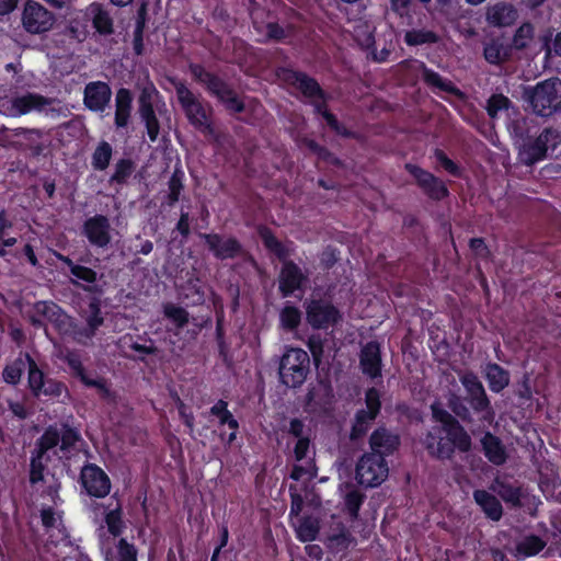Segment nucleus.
Masks as SVG:
<instances>
[{"label": "nucleus", "instance_id": "1", "mask_svg": "<svg viewBox=\"0 0 561 561\" xmlns=\"http://www.w3.org/2000/svg\"><path fill=\"white\" fill-rule=\"evenodd\" d=\"M434 417L442 426L434 427L425 438V446L430 455L436 458H450L455 448L468 451L471 438L465 428L448 412L433 407Z\"/></svg>", "mask_w": 561, "mask_h": 561}, {"label": "nucleus", "instance_id": "2", "mask_svg": "<svg viewBox=\"0 0 561 561\" xmlns=\"http://www.w3.org/2000/svg\"><path fill=\"white\" fill-rule=\"evenodd\" d=\"M7 113L12 117H19L31 112L44 114L49 118L67 116V107L56 99H48L36 93H26L12 98L5 106Z\"/></svg>", "mask_w": 561, "mask_h": 561}, {"label": "nucleus", "instance_id": "3", "mask_svg": "<svg viewBox=\"0 0 561 561\" xmlns=\"http://www.w3.org/2000/svg\"><path fill=\"white\" fill-rule=\"evenodd\" d=\"M531 110L540 116H550L561 110V80L550 79L539 82L526 92Z\"/></svg>", "mask_w": 561, "mask_h": 561}, {"label": "nucleus", "instance_id": "4", "mask_svg": "<svg viewBox=\"0 0 561 561\" xmlns=\"http://www.w3.org/2000/svg\"><path fill=\"white\" fill-rule=\"evenodd\" d=\"M138 105V112L141 121L145 123L149 139L156 141L160 131L157 113H163L165 103L161 100L158 90L152 83H148L141 89Z\"/></svg>", "mask_w": 561, "mask_h": 561}, {"label": "nucleus", "instance_id": "5", "mask_svg": "<svg viewBox=\"0 0 561 561\" xmlns=\"http://www.w3.org/2000/svg\"><path fill=\"white\" fill-rule=\"evenodd\" d=\"M309 356L301 348H289L282 357L279 364V378L288 387L300 386L308 373Z\"/></svg>", "mask_w": 561, "mask_h": 561}, {"label": "nucleus", "instance_id": "6", "mask_svg": "<svg viewBox=\"0 0 561 561\" xmlns=\"http://www.w3.org/2000/svg\"><path fill=\"white\" fill-rule=\"evenodd\" d=\"M459 380L467 392V400L473 411L481 414V420L492 423L495 412L478 376L471 371H466L459 376Z\"/></svg>", "mask_w": 561, "mask_h": 561}, {"label": "nucleus", "instance_id": "7", "mask_svg": "<svg viewBox=\"0 0 561 561\" xmlns=\"http://www.w3.org/2000/svg\"><path fill=\"white\" fill-rule=\"evenodd\" d=\"M178 100L188 122L201 130H209V115L199 98L196 96L183 82H174Z\"/></svg>", "mask_w": 561, "mask_h": 561}, {"label": "nucleus", "instance_id": "8", "mask_svg": "<svg viewBox=\"0 0 561 561\" xmlns=\"http://www.w3.org/2000/svg\"><path fill=\"white\" fill-rule=\"evenodd\" d=\"M389 468L380 455L365 454L356 466V480L360 485L375 488L388 477Z\"/></svg>", "mask_w": 561, "mask_h": 561}, {"label": "nucleus", "instance_id": "9", "mask_svg": "<svg viewBox=\"0 0 561 561\" xmlns=\"http://www.w3.org/2000/svg\"><path fill=\"white\" fill-rule=\"evenodd\" d=\"M21 22L30 34L49 32L56 22L55 14L35 0H26L21 13Z\"/></svg>", "mask_w": 561, "mask_h": 561}, {"label": "nucleus", "instance_id": "10", "mask_svg": "<svg viewBox=\"0 0 561 561\" xmlns=\"http://www.w3.org/2000/svg\"><path fill=\"white\" fill-rule=\"evenodd\" d=\"M194 77L206 87L208 92L216 96L229 111L241 112L243 110L242 102L236 93L220 79L204 71L201 67H192Z\"/></svg>", "mask_w": 561, "mask_h": 561}, {"label": "nucleus", "instance_id": "11", "mask_svg": "<svg viewBox=\"0 0 561 561\" xmlns=\"http://www.w3.org/2000/svg\"><path fill=\"white\" fill-rule=\"evenodd\" d=\"M561 144V134L554 129H545L537 138L524 142L519 154L524 163L530 165L542 160L548 150H554Z\"/></svg>", "mask_w": 561, "mask_h": 561}, {"label": "nucleus", "instance_id": "12", "mask_svg": "<svg viewBox=\"0 0 561 561\" xmlns=\"http://www.w3.org/2000/svg\"><path fill=\"white\" fill-rule=\"evenodd\" d=\"M297 89H299L304 95L312 99V103L317 112L321 113L328 125L337 134L347 136L348 133L346 129L339 124L334 115L329 113L323 107V98L322 92L319 88V84L311 78L307 77L304 73H294V82Z\"/></svg>", "mask_w": 561, "mask_h": 561}, {"label": "nucleus", "instance_id": "13", "mask_svg": "<svg viewBox=\"0 0 561 561\" xmlns=\"http://www.w3.org/2000/svg\"><path fill=\"white\" fill-rule=\"evenodd\" d=\"M306 319L313 329H328L339 322L340 311L328 300L311 299L306 301Z\"/></svg>", "mask_w": 561, "mask_h": 561}, {"label": "nucleus", "instance_id": "14", "mask_svg": "<svg viewBox=\"0 0 561 561\" xmlns=\"http://www.w3.org/2000/svg\"><path fill=\"white\" fill-rule=\"evenodd\" d=\"M34 311L37 316L49 321L59 333L69 335L75 340L77 323L56 304L51 301H38L34 306Z\"/></svg>", "mask_w": 561, "mask_h": 561}, {"label": "nucleus", "instance_id": "15", "mask_svg": "<svg viewBox=\"0 0 561 561\" xmlns=\"http://www.w3.org/2000/svg\"><path fill=\"white\" fill-rule=\"evenodd\" d=\"M309 447L308 438H299L295 445L294 455L297 463L290 474L294 480H311L317 476V468L310 457Z\"/></svg>", "mask_w": 561, "mask_h": 561}, {"label": "nucleus", "instance_id": "16", "mask_svg": "<svg viewBox=\"0 0 561 561\" xmlns=\"http://www.w3.org/2000/svg\"><path fill=\"white\" fill-rule=\"evenodd\" d=\"M111 224L103 215H95L85 220L83 233L92 245L105 248L111 242Z\"/></svg>", "mask_w": 561, "mask_h": 561}, {"label": "nucleus", "instance_id": "17", "mask_svg": "<svg viewBox=\"0 0 561 561\" xmlns=\"http://www.w3.org/2000/svg\"><path fill=\"white\" fill-rule=\"evenodd\" d=\"M81 480L87 492L95 497H104L111 490L106 473L94 465L85 466L81 472Z\"/></svg>", "mask_w": 561, "mask_h": 561}, {"label": "nucleus", "instance_id": "18", "mask_svg": "<svg viewBox=\"0 0 561 561\" xmlns=\"http://www.w3.org/2000/svg\"><path fill=\"white\" fill-rule=\"evenodd\" d=\"M380 409L379 393L376 389L371 388L366 392V410L359 411L356 414L355 423L352 430V438H358L368 428V424L378 414Z\"/></svg>", "mask_w": 561, "mask_h": 561}, {"label": "nucleus", "instance_id": "19", "mask_svg": "<svg viewBox=\"0 0 561 561\" xmlns=\"http://www.w3.org/2000/svg\"><path fill=\"white\" fill-rule=\"evenodd\" d=\"M405 168L415 178L423 191L432 198L440 199L447 195L445 184L430 172L414 164H407Z\"/></svg>", "mask_w": 561, "mask_h": 561}, {"label": "nucleus", "instance_id": "20", "mask_svg": "<svg viewBox=\"0 0 561 561\" xmlns=\"http://www.w3.org/2000/svg\"><path fill=\"white\" fill-rule=\"evenodd\" d=\"M28 362V385L35 396H59L62 386L53 381H45L44 374L38 369L36 363L26 356Z\"/></svg>", "mask_w": 561, "mask_h": 561}, {"label": "nucleus", "instance_id": "21", "mask_svg": "<svg viewBox=\"0 0 561 561\" xmlns=\"http://www.w3.org/2000/svg\"><path fill=\"white\" fill-rule=\"evenodd\" d=\"M111 96V88L105 82L95 81L85 85L84 104L91 111H103L108 104Z\"/></svg>", "mask_w": 561, "mask_h": 561}, {"label": "nucleus", "instance_id": "22", "mask_svg": "<svg viewBox=\"0 0 561 561\" xmlns=\"http://www.w3.org/2000/svg\"><path fill=\"white\" fill-rule=\"evenodd\" d=\"M209 250L218 259H230L236 256L241 247L237 240L232 238H222L218 234H203Z\"/></svg>", "mask_w": 561, "mask_h": 561}, {"label": "nucleus", "instance_id": "23", "mask_svg": "<svg viewBox=\"0 0 561 561\" xmlns=\"http://www.w3.org/2000/svg\"><path fill=\"white\" fill-rule=\"evenodd\" d=\"M371 454L385 456L392 454L399 446V437L386 428L376 430L369 439Z\"/></svg>", "mask_w": 561, "mask_h": 561}, {"label": "nucleus", "instance_id": "24", "mask_svg": "<svg viewBox=\"0 0 561 561\" xmlns=\"http://www.w3.org/2000/svg\"><path fill=\"white\" fill-rule=\"evenodd\" d=\"M85 322V327H79L77 324L75 341L80 344H87V342L95 335L96 330L103 324L101 309L96 302L90 304Z\"/></svg>", "mask_w": 561, "mask_h": 561}, {"label": "nucleus", "instance_id": "25", "mask_svg": "<svg viewBox=\"0 0 561 561\" xmlns=\"http://www.w3.org/2000/svg\"><path fill=\"white\" fill-rule=\"evenodd\" d=\"M517 18V10L511 3L499 2L486 10V21L493 26H510Z\"/></svg>", "mask_w": 561, "mask_h": 561}, {"label": "nucleus", "instance_id": "26", "mask_svg": "<svg viewBox=\"0 0 561 561\" xmlns=\"http://www.w3.org/2000/svg\"><path fill=\"white\" fill-rule=\"evenodd\" d=\"M305 279L306 276L297 265L286 262L279 275V289L284 296H289L301 287Z\"/></svg>", "mask_w": 561, "mask_h": 561}, {"label": "nucleus", "instance_id": "27", "mask_svg": "<svg viewBox=\"0 0 561 561\" xmlns=\"http://www.w3.org/2000/svg\"><path fill=\"white\" fill-rule=\"evenodd\" d=\"M360 366L363 373L371 378L380 375L381 358L378 343L369 342L363 347L360 354Z\"/></svg>", "mask_w": 561, "mask_h": 561}, {"label": "nucleus", "instance_id": "28", "mask_svg": "<svg viewBox=\"0 0 561 561\" xmlns=\"http://www.w3.org/2000/svg\"><path fill=\"white\" fill-rule=\"evenodd\" d=\"M133 95L128 89H119L115 98V125L125 127L128 124L131 112Z\"/></svg>", "mask_w": 561, "mask_h": 561}, {"label": "nucleus", "instance_id": "29", "mask_svg": "<svg viewBox=\"0 0 561 561\" xmlns=\"http://www.w3.org/2000/svg\"><path fill=\"white\" fill-rule=\"evenodd\" d=\"M484 376L491 391L501 392L510 383V374L497 364H488L484 367Z\"/></svg>", "mask_w": 561, "mask_h": 561}, {"label": "nucleus", "instance_id": "30", "mask_svg": "<svg viewBox=\"0 0 561 561\" xmlns=\"http://www.w3.org/2000/svg\"><path fill=\"white\" fill-rule=\"evenodd\" d=\"M485 457L494 465H502L506 460L505 448L502 445L501 440L492 435L491 433H486L481 440Z\"/></svg>", "mask_w": 561, "mask_h": 561}, {"label": "nucleus", "instance_id": "31", "mask_svg": "<svg viewBox=\"0 0 561 561\" xmlns=\"http://www.w3.org/2000/svg\"><path fill=\"white\" fill-rule=\"evenodd\" d=\"M474 501L483 510L488 517L499 520L502 516V505L491 493L484 490H477L473 493Z\"/></svg>", "mask_w": 561, "mask_h": 561}, {"label": "nucleus", "instance_id": "32", "mask_svg": "<svg viewBox=\"0 0 561 561\" xmlns=\"http://www.w3.org/2000/svg\"><path fill=\"white\" fill-rule=\"evenodd\" d=\"M546 547V542L538 536H526L517 541L513 554L517 559H525L538 554Z\"/></svg>", "mask_w": 561, "mask_h": 561}, {"label": "nucleus", "instance_id": "33", "mask_svg": "<svg viewBox=\"0 0 561 561\" xmlns=\"http://www.w3.org/2000/svg\"><path fill=\"white\" fill-rule=\"evenodd\" d=\"M419 68L422 69V76L424 81L439 91L461 95L460 91L453 84L451 81L444 79L437 72L427 69L422 62H419Z\"/></svg>", "mask_w": 561, "mask_h": 561}, {"label": "nucleus", "instance_id": "34", "mask_svg": "<svg viewBox=\"0 0 561 561\" xmlns=\"http://www.w3.org/2000/svg\"><path fill=\"white\" fill-rule=\"evenodd\" d=\"M510 47L501 39H492L484 46V57L490 64L499 65L510 57Z\"/></svg>", "mask_w": 561, "mask_h": 561}, {"label": "nucleus", "instance_id": "35", "mask_svg": "<svg viewBox=\"0 0 561 561\" xmlns=\"http://www.w3.org/2000/svg\"><path fill=\"white\" fill-rule=\"evenodd\" d=\"M87 14L92 18L93 25L100 33L106 34L112 32V20L100 4H90L87 9Z\"/></svg>", "mask_w": 561, "mask_h": 561}, {"label": "nucleus", "instance_id": "36", "mask_svg": "<svg viewBox=\"0 0 561 561\" xmlns=\"http://www.w3.org/2000/svg\"><path fill=\"white\" fill-rule=\"evenodd\" d=\"M297 538L302 541H312L319 534V522L316 518L306 517L295 524Z\"/></svg>", "mask_w": 561, "mask_h": 561}, {"label": "nucleus", "instance_id": "37", "mask_svg": "<svg viewBox=\"0 0 561 561\" xmlns=\"http://www.w3.org/2000/svg\"><path fill=\"white\" fill-rule=\"evenodd\" d=\"M438 39L439 37L435 32L426 28L411 30L404 35V41L409 46L434 44Z\"/></svg>", "mask_w": 561, "mask_h": 561}, {"label": "nucleus", "instance_id": "38", "mask_svg": "<svg viewBox=\"0 0 561 561\" xmlns=\"http://www.w3.org/2000/svg\"><path fill=\"white\" fill-rule=\"evenodd\" d=\"M60 443V433L58 428L49 427L37 443L36 454L39 458L48 459V451L54 449Z\"/></svg>", "mask_w": 561, "mask_h": 561}, {"label": "nucleus", "instance_id": "39", "mask_svg": "<svg viewBox=\"0 0 561 561\" xmlns=\"http://www.w3.org/2000/svg\"><path fill=\"white\" fill-rule=\"evenodd\" d=\"M259 233L264 245L275 253L280 260H285L290 254L289 249L280 244L268 229L260 228Z\"/></svg>", "mask_w": 561, "mask_h": 561}, {"label": "nucleus", "instance_id": "40", "mask_svg": "<svg viewBox=\"0 0 561 561\" xmlns=\"http://www.w3.org/2000/svg\"><path fill=\"white\" fill-rule=\"evenodd\" d=\"M364 501V495L352 485L345 488L344 504L352 518H356L359 507Z\"/></svg>", "mask_w": 561, "mask_h": 561}, {"label": "nucleus", "instance_id": "41", "mask_svg": "<svg viewBox=\"0 0 561 561\" xmlns=\"http://www.w3.org/2000/svg\"><path fill=\"white\" fill-rule=\"evenodd\" d=\"M279 320L284 329L294 330L301 321V312L298 308L287 305L282 309Z\"/></svg>", "mask_w": 561, "mask_h": 561}, {"label": "nucleus", "instance_id": "42", "mask_svg": "<svg viewBox=\"0 0 561 561\" xmlns=\"http://www.w3.org/2000/svg\"><path fill=\"white\" fill-rule=\"evenodd\" d=\"M210 413L219 419L220 424H228L230 428L236 431L238 422L227 409V402L219 400L210 409Z\"/></svg>", "mask_w": 561, "mask_h": 561}, {"label": "nucleus", "instance_id": "43", "mask_svg": "<svg viewBox=\"0 0 561 561\" xmlns=\"http://www.w3.org/2000/svg\"><path fill=\"white\" fill-rule=\"evenodd\" d=\"M112 157V147L107 142H101L92 157V164L98 170H104L107 168Z\"/></svg>", "mask_w": 561, "mask_h": 561}, {"label": "nucleus", "instance_id": "44", "mask_svg": "<svg viewBox=\"0 0 561 561\" xmlns=\"http://www.w3.org/2000/svg\"><path fill=\"white\" fill-rule=\"evenodd\" d=\"M354 37L363 47H370L374 43L373 27L366 22H359L354 27Z\"/></svg>", "mask_w": 561, "mask_h": 561}, {"label": "nucleus", "instance_id": "45", "mask_svg": "<svg viewBox=\"0 0 561 561\" xmlns=\"http://www.w3.org/2000/svg\"><path fill=\"white\" fill-rule=\"evenodd\" d=\"M534 37V27L530 24H523L515 33L513 45L517 49L527 47Z\"/></svg>", "mask_w": 561, "mask_h": 561}, {"label": "nucleus", "instance_id": "46", "mask_svg": "<svg viewBox=\"0 0 561 561\" xmlns=\"http://www.w3.org/2000/svg\"><path fill=\"white\" fill-rule=\"evenodd\" d=\"M46 533L48 535L47 543H46L48 547L49 546H54V547L69 546L70 541H69L68 534H67V530L64 525L58 526L53 529H49V530H46Z\"/></svg>", "mask_w": 561, "mask_h": 561}, {"label": "nucleus", "instance_id": "47", "mask_svg": "<svg viewBox=\"0 0 561 561\" xmlns=\"http://www.w3.org/2000/svg\"><path fill=\"white\" fill-rule=\"evenodd\" d=\"M511 102L506 96L502 94L492 95L488 101V114L494 118L501 111L507 110Z\"/></svg>", "mask_w": 561, "mask_h": 561}, {"label": "nucleus", "instance_id": "48", "mask_svg": "<svg viewBox=\"0 0 561 561\" xmlns=\"http://www.w3.org/2000/svg\"><path fill=\"white\" fill-rule=\"evenodd\" d=\"M352 543V537L346 530H342L337 535H332L328 538L329 548L341 551L346 549Z\"/></svg>", "mask_w": 561, "mask_h": 561}, {"label": "nucleus", "instance_id": "49", "mask_svg": "<svg viewBox=\"0 0 561 561\" xmlns=\"http://www.w3.org/2000/svg\"><path fill=\"white\" fill-rule=\"evenodd\" d=\"M131 172H133L131 161L123 159L116 163L115 171L111 178V181L122 183L131 174Z\"/></svg>", "mask_w": 561, "mask_h": 561}, {"label": "nucleus", "instance_id": "50", "mask_svg": "<svg viewBox=\"0 0 561 561\" xmlns=\"http://www.w3.org/2000/svg\"><path fill=\"white\" fill-rule=\"evenodd\" d=\"M256 30L266 38L280 39L284 36V30L275 23L259 24L254 22Z\"/></svg>", "mask_w": 561, "mask_h": 561}, {"label": "nucleus", "instance_id": "51", "mask_svg": "<svg viewBox=\"0 0 561 561\" xmlns=\"http://www.w3.org/2000/svg\"><path fill=\"white\" fill-rule=\"evenodd\" d=\"M23 371V362L16 360L13 364L7 366L3 370L4 381L15 385L19 382Z\"/></svg>", "mask_w": 561, "mask_h": 561}, {"label": "nucleus", "instance_id": "52", "mask_svg": "<svg viewBox=\"0 0 561 561\" xmlns=\"http://www.w3.org/2000/svg\"><path fill=\"white\" fill-rule=\"evenodd\" d=\"M118 561H137V550L135 546L121 539L117 545Z\"/></svg>", "mask_w": 561, "mask_h": 561}, {"label": "nucleus", "instance_id": "53", "mask_svg": "<svg viewBox=\"0 0 561 561\" xmlns=\"http://www.w3.org/2000/svg\"><path fill=\"white\" fill-rule=\"evenodd\" d=\"M42 523L46 530L64 525L61 516L51 508H44L41 513Z\"/></svg>", "mask_w": 561, "mask_h": 561}, {"label": "nucleus", "instance_id": "54", "mask_svg": "<svg viewBox=\"0 0 561 561\" xmlns=\"http://www.w3.org/2000/svg\"><path fill=\"white\" fill-rule=\"evenodd\" d=\"M105 522L111 534L117 536L123 528L122 516L118 508L112 510L106 514Z\"/></svg>", "mask_w": 561, "mask_h": 561}, {"label": "nucleus", "instance_id": "55", "mask_svg": "<svg viewBox=\"0 0 561 561\" xmlns=\"http://www.w3.org/2000/svg\"><path fill=\"white\" fill-rule=\"evenodd\" d=\"M164 313L168 318L173 320L179 327H183L187 322V312L180 307L173 305H167L164 307Z\"/></svg>", "mask_w": 561, "mask_h": 561}, {"label": "nucleus", "instance_id": "56", "mask_svg": "<svg viewBox=\"0 0 561 561\" xmlns=\"http://www.w3.org/2000/svg\"><path fill=\"white\" fill-rule=\"evenodd\" d=\"M71 274L79 280H82L88 284H94L98 279L96 273L85 266L77 265L72 267Z\"/></svg>", "mask_w": 561, "mask_h": 561}, {"label": "nucleus", "instance_id": "57", "mask_svg": "<svg viewBox=\"0 0 561 561\" xmlns=\"http://www.w3.org/2000/svg\"><path fill=\"white\" fill-rule=\"evenodd\" d=\"M44 458H39V456L36 454V456L32 457L31 460V473H30V480L31 482L37 483L39 481H43V471H44ZM47 460V458H45Z\"/></svg>", "mask_w": 561, "mask_h": 561}, {"label": "nucleus", "instance_id": "58", "mask_svg": "<svg viewBox=\"0 0 561 561\" xmlns=\"http://www.w3.org/2000/svg\"><path fill=\"white\" fill-rule=\"evenodd\" d=\"M175 404L179 410V414L183 420L184 424L187 426L190 434L194 432V416L191 412H187L186 405L180 399L178 394L174 396Z\"/></svg>", "mask_w": 561, "mask_h": 561}, {"label": "nucleus", "instance_id": "59", "mask_svg": "<svg viewBox=\"0 0 561 561\" xmlns=\"http://www.w3.org/2000/svg\"><path fill=\"white\" fill-rule=\"evenodd\" d=\"M290 499H291V505H290V516H298L302 510L304 504V497L297 492L296 488L290 486Z\"/></svg>", "mask_w": 561, "mask_h": 561}, {"label": "nucleus", "instance_id": "60", "mask_svg": "<svg viewBox=\"0 0 561 561\" xmlns=\"http://www.w3.org/2000/svg\"><path fill=\"white\" fill-rule=\"evenodd\" d=\"M65 360L67 362L72 373L77 377L84 371L81 359L78 354L73 352H68L65 356Z\"/></svg>", "mask_w": 561, "mask_h": 561}, {"label": "nucleus", "instance_id": "61", "mask_svg": "<svg viewBox=\"0 0 561 561\" xmlns=\"http://www.w3.org/2000/svg\"><path fill=\"white\" fill-rule=\"evenodd\" d=\"M59 433H60V442H61V448L62 449H65L68 446L72 445L77 440V438H78L77 433L73 430H71V428L61 427L59 430Z\"/></svg>", "mask_w": 561, "mask_h": 561}, {"label": "nucleus", "instance_id": "62", "mask_svg": "<svg viewBox=\"0 0 561 561\" xmlns=\"http://www.w3.org/2000/svg\"><path fill=\"white\" fill-rule=\"evenodd\" d=\"M80 378V380L88 387H95L98 388L101 392H106V386H105V382L102 380V379H96V378H91L89 377L85 371H83L82 374H80L78 376Z\"/></svg>", "mask_w": 561, "mask_h": 561}, {"label": "nucleus", "instance_id": "63", "mask_svg": "<svg viewBox=\"0 0 561 561\" xmlns=\"http://www.w3.org/2000/svg\"><path fill=\"white\" fill-rule=\"evenodd\" d=\"M435 156L439 163L445 168V170L451 174L457 173V165L450 159H448L443 151L437 150Z\"/></svg>", "mask_w": 561, "mask_h": 561}, {"label": "nucleus", "instance_id": "64", "mask_svg": "<svg viewBox=\"0 0 561 561\" xmlns=\"http://www.w3.org/2000/svg\"><path fill=\"white\" fill-rule=\"evenodd\" d=\"M470 248L477 256H480V257L488 256L489 251H488L482 239H471Z\"/></svg>", "mask_w": 561, "mask_h": 561}]
</instances>
